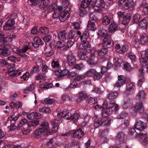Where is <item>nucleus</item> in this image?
Returning a JSON list of instances; mask_svg holds the SVG:
<instances>
[{"label": "nucleus", "mask_w": 148, "mask_h": 148, "mask_svg": "<svg viewBox=\"0 0 148 148\" xmlns=\"http://www.w3.org/2000/svg\"><path fill=\"white\" fill-rule=\"evenodd\" d=\"M89 33L87 31H84L80 36L81 41H86L89 37Z\"/></svg>", "instance_id": "nucleus-25"}, {"label": "nucleus", "mask_w": 148, "mask_h": 148, "mask_svg": "<svg viewBox=\"0 0 148 148\" xmlns=\"http://www.w3.org/2000/svg\"><path fill=\"white\" fill-rule=\"evenodd\" d=\"M139 10L144 14H148V3H147L146 0L139 1Z\"/></svg>", "instance_id": "nucleus-3"}, {"label": "nucleus", "mask_w": 148, "mask_h": 148, "mask_svg": "<svg viewBox=\"0 0 148 148\" xmlns=\"http://www.w3.org/2000/svg\"><path fill=\"white\" fill-rule=\"evenodd\" d=\"M116 51L120 53H124L128 49V46L127 45H123L121 47L119 44H116L115 45Z\"/></svg>", "instance_id": "nucleus-9"}, {"label": "nucleus", "mask_w": 148, "mask_h": 148, "mask_svg": "<svg viewBox=\"0 0 148 148\" xmlns=\"http://www.w3.org/2000/svg\"><path fill=\"white\" fill-rule=\"evenodd\" d=\"M135 87V86L133 83L129 82L126 83V90L130 91L134 89Z\"/></svg>", "instance_id": "nucleus-36"}, {"label": "nucleus", "mask_w": 148, "mask_h": 148, "mask_svg": "<svg viewBox=\"0 0 148 148\" xmlns=\"http://www.w3.org/2000/svg\"><path fill=\"white\" fill-rule=\"evenodd\" d=\"M39 123V121L38 120H34L30 121L27 123L28 126L30 127H34L37 126Z\"/></svg>", "instance_id": "nucleus-38"}, {"label": "nucleus", "mask_w": 148, "mask_h": 148, "mask_svg": "<svg viewBox=\"0 0 148 148\" xmlns=\"http://www.w3.org/2000/svg\"><path fill=\"white\" fill-rule=\"evenodd\" d=\"M125 80H118L116 82L115 85L116 87H120L124 84L125 82Z\"/></svg>", "instance_id": "nucleus-59"}, {"label": "nucleus", "mask_w": 148, "mask_h": 148, "mask_svg": "<svg viewBox=\"0 0 148 148\" xmlns=\"http://www.w3.org/2000/svg\"><path fill=\"white\" fill-rule=\"evenodd\" d=\"M66 32L65 30L60 31L58 34V38L60 40L63 41L66 39Z\"/></svg>", "instance_id": "nucleus-20"}, {"label": "nucleus", "mask_w": 148, "mask_h": 148, "mask_svg": "<svg viewBox=\"0 0 148 148\" xmlns=\"http://www.w3.org/2000/svg\"><path fill=\"white\" fill-rule=\"evenodd\" d=\"M51 64L52 66L54 68H57L60 65L56 59L53 60Z\"/></svg>", "instance_id": "nucleus-56"}, {"label": "nucleus", "mask_w": 148, "mask_h": 148, "mask_svg": "<svg viewBox=\"0 0 148 148\" xmlns=\"http://www.w3.org/2000/svg\"><path fill=\"white\" fill-rule=\"evenodd\" d=\"M82 43L80 44L79 46V49H87L89 47V44L88 42L86 40V41H82Z\"/></svg>", "instance_id": "nucleus-32"}, {"label": "nucleus", "mask_w": 148, "mask_h": 148, "mask_svg": "<svg viewBox=\"0 0 148 148\" xmlns=\"http://www.w3.org/2000/svg\"><path fill=\"white\" fill-rule=\"evenodd\" d=\"M29 73L26 72L21 77V78L24 80H27L29 79Z\"/></svg>", "instance_id": "nucleus-60"}, {"label": "nucleus", "mask_w": 148, "mask_h": 148, "mask_svg": "<svg viewBox=\"0 0 148 148\" xmlns=\"http://www.w3.org/2000/svg\"><path fill=\"white\" fill-rule=\"evenodd\" d=\"M128 57L132 62H135L136 61V58L135 55L132 52H130L128 53Z\"/></svg>", "instance_id": "nucleus-35"}, {"label": "nucleus", "mask_w": 148, "mask_h": 148, "mask_svg": "<svg viewBox=\"0 0 148 148\" xmlns=\"http://www.w3.org/2000/svg\"><path fill=\"white\" fill-rule=\"evenodd\" d=\"M101 126H107L109 125L111 123V120L110 118L108 117L106 120L101 118Z\"/></svg>", "instance_id": "nucleus-21"}, {"label": "nucleus", "mask_w": 148, "mask_h": 148, "mask_svg": "<svg viewBox=\"0 0 148 148\" xmlns=\"http://www.w3.org/2000/svg\"><path fill=\"white\" fill-rule=\"evenodd\" d=\"M12 51L15 53L19 55L21 58H25L27 56L25 53H23L22 52L21 49L18 47H15L12 48Z\"/></svg>", "instance_id": "nucleus-18"}, {"label": "nucleus", "mask_w": 148, "mask_h": 148, "mask_svg": "<svg viewBox=\"0 0 148 148\" xmlns=\"http://www.w3.org/2000/svg\"><path fill=\"white\" fill-rule=\"evenodd\" d=\"M42 103L44 104H49L52 103L53 102L52 99H46L44 100H42Z\"/></svg>", "instance_id": "nucleus-55"}, {"label": "nucleus", "mask_w": 148, "mask_h": 148, "mask_svg": "<svg viewBox=\"0 0 148 148\" xmlns=\"http://www.w3.org/2000/svg\"><path fill=\"white\" fill-rule=\"evenodd\" d=\"M61 10H59L58 11H55L53 14L52 17L53 18L55 19L58 18L59 19Z\"/></svg>", "instance_id": "nucleus-61"}, {"label": "nucleus", "mask_w": 148, "mask_h": 148, "mask_svg": "<svg viewBox=\"0 0 148 148\" xmlns=\"http://www.w3.org/2000/svg\"><path fill=\"white\" fill-rule=\"evenodd\" d=\"M127 114L125 112H123L120 114L116 116V118L118 119H122L124 118L127 116Z\"/></svg>", "instance_id": "nucleus-48"}, {"label": "nucleus", "mask_w": 148, "mask_h": 148, "mask_svg": "<svg viewBox=\"0 0 148 148\" xmlns=\"http://www.w3.org/2000/svg\"><path fill=\"white\" fill-rule=\"evenodd\" d=\"M41 128L44 130V131L45 132V134L47 136L51 135V133L49 130V125L47 122H43L41 125Z\"/></svg>", "instance_id": "nucleus-7"}, {"label": "nucleus", "mask_w": 148, "mask_h": 148, "mask_svg": "<svg viewBox=\"0 0 148 148\" xmlns=\"http://www.w3.org/2000/svg\"><path fill=\"white\" fill-rule=\"evenodd\" d=\"M103 74L101 73L97 72L94 75V78L95 79L99 80L103 76Z\"/></svg>", "instance_id": "nucleus-57"}, {"label": "nucleus", "mask_w": 148, "mask_h": 148, "mask_svg": "<svg viewBox=\"0 0 148 148\" xmlns=\"http://www.w3.org/2000/svg\"><path fill=\"white\" fill-rule=\"evenodd\" d=\"M147 22L144 19L139 22V28L141 29H145L147 28Z\"/></svg>", "instance_id": "nucleus-34"}, {"label": "nucleus", "mask_w": 148, "mask_h": 148, "mask_svg": "<svg viewBox=\"0 0 148 148\" xmlns=\"http://www.w3.org/2000/svg\"><path fill=\"white\" fill-rule=\"evenodd\" d=\"M98 33L99 36L105 37L108 34V32L106 29H99L98 31Z\"/></svg>", "instance_id": "nucleus-33"}, {"label": "nucleus", "mask_w": 148, "mask_h": 148, "mask_svg": "<svg viewBox=\"0 0 148 148\" xmlns=\"http://www.w3.org/2000/svg\"><path fill=\"white\" fill-rule=\"evenodd\" d=\"M142 44L144 45L148 41V37L145 34H143L139 39Z\"/></svg>", "instance_id": "nucleus-30"}, {"label": "nucleus", "mask_w": 148, "mask_h": 148, "mask_svg": "<svg viewBox=\"0 0 148 148\" xmlns=\"http://www.w3.org/2000/svg\"><path fill=\"white\" fill-rule=\"evenodd\" d=\"M96 72L97 71L95 69H91L88 70L85 73V75L87 77H92L94 76Z\"/></svg>", "instance_id": "nucleus-24"}, {"label": "nucleus", "mask_w": 148, "mask_h": 148, "mask_svg": "<svg viewBox=\"0 0 148 148\" xmlns=\"http://www.w3.org/2000/svg\"><path fill=\"white\" fill-rule=\"evenodd\" d=\"M79 115L77 112L74 113L73 115L72 114L71 119L74 121H77L79 119Z\"/></svg>", "instance_id": "nucleus-52"}, {"label": "nucleus", "mask_w": 148, "mask_h": 148, "mask_svg": "<svg viewBox=\"0 0 148 148\" xmlns=\"http://www.w3.org/2000/svg\"><path fill=\"white\" fill-rule=\"evenodd\" d=\"M140 54L141 59L140 62L141 68L139 69V82H143L145 80L143 69L148 65V49L141 51Z\"/></svg>", "instance_id": "nucleus-1"}, {"label": "nucleus", "mask_w": 148, "mask_h": 148, "mask_svg": "<svg viewBox=\"0 0 148 148\" xmlns=\"http://www.w3.org/2000/svg\"><path fill=\"white\" fill-rule=\"evenodd\" d=\"M118 27L117 24L114 22L112 23L109 25L108 28L109 32H114L116 31Z\"/></svg>", "instance_id": "nucleus-19"}, {"label": "nucleus", "mask_w": 148, "mask_h": 148, "mask_svg": "<svg viewBox=\"0 0 148 148\" xmlns=\"http://www.w3.org/2000/svg\"><path fill=\"white\" fill-rule=\"evenodd\" d=\"M103 45L106 48H110L113 45V42L111 39L105 38L103 41Z\"/></svg>", "instance_id": "nucleus-11"}, {"label": "nucleus", "mask_w": 148, "mask_h": 148, "mask_svg": "<svg viewBox=\"0 0 148 148\" xmlns=\"http://www.w3.org/2000/svg\"><path fill=\"white\" fill-rule=\"evenodd\" d=\"M34 41L35 43L37 44L38 45H42L43 43L41 39L38 37H35L34 39Z\"/></svg>", "instance_id": "nucleus-50"}, {"label": "nucleus", "mask_w": 148, "mask_h": 148, "mask_svg": "<svg viewBox=\"0 0 148 148\" xmlns=\"http://www.w3.org/2000/svg\"><path fill=\"white\" fill-rule=\"evenodd\" d=\"M15 23L14 20L9 19L5 23V25L3 26V29L5 30H8L13 28L14 24Z\"/></svg>", "instance_id": "nucleus-8"}, {"label": "nucleus", "mask_w": 148, "mask_h": 148, "mask_svg": "<svg viewBox=\"0 0 148 148\" xmlns=\"http://www.w3.org/2000/svg\"><path fill=\"white\" fill-rule=\"evenodd\" d=\"M58 114L60 117H63L66 119H69L71 118L72 114L68 112L66 109L58 113Z\"/></svg>", "instance_id": "nucleus-5"}, {"label": "nucleus", "mask_w": 148, "mask_h": 148, "mask_svg": "<svg viewBox=\"0 0 148 148\" xmlns=\"http://www.w3.org/2000/svg\"><path fill=\"white\" fill-rule=\"evenodd\" d=\"M50 2V1L49 0H41L39 7L41 9H44L46 6L49 4Z\"/></svg>", "instance_id": "nucleus-29"}, {"label": "nucleus", "mask_w": 148, "mask_h": 148, "mask_svg": "<svg viewBox=\"0 0 148 148\" xmlns=\"http://www.w3.org/2000/svg\"><path fill=\"white\" fill-rule=\"evenodd\" d=\"M119 92L116 91L110 92L108 94V98L110 99L116 98L119 95Z\"/></svg>", "instance_id": "nucleus-28"}, {"label": "nucleus", "mask_w": 148, "mask_h": 148, "mask_svg": "<svg viewBox=\"0 0 148 148\" xmlns=\"http://www.w3.org/2000/svg\"><path fill=\"white\" fill-rule=\"evenodd\" d=\"M69 3V1L68 0H63L62 1V5L61 7H58L59 10H62L63 8H65L67 7Z\"/></svg>", "instance_id": "nucleus-37"}, {"label": "nucleus", "mask_w": 148, "mask_h": 148, "mask_svg": "<svg viewBox=\"0 0 148 148\" xmlns=\"http://www.w3.org/2000/svg\"><path fill=\"white\" fill-rule=\"evenodd\" d=\"M116 138L120 142L123 143L125 141L127 138L124 132H119L117 133Z\"/></svg>", "instance_id": "nucleus-10"}, {"label": "nucleus", "mask_w": 148, "mask_h": 148, "mask_svg": "<svg viewBox=\"0 0 148 148\" xmlns=\"http://www.w3.org/2000/svg\"><path fill=\"white\" fill-rule=\"evenodd\" d=\"M79 13L80 16L83 17L86 15L87 11L85 8L80 7L79 8Z\"/></svg>", "instance_id": "nucleus-40"}, {"label": "nucleus", "mask_w": 148, "mask_h": 148, "mask_svg": "<svg viewBox=\"0 0 148 148\" xmlns=\"http://www.w3.org/2000/svg\"><path fill=\"white\" fill-rule=\"evenodd\" d=\"M41 33L43 34H48L49 32V29L45 27H40L39 29Z\"/></svg>", "instance_id": "nucleus-41"}, {"label": "nucleus", "mask_w": 148, "mask_h": 148, "mask_svg": "<svg viewBox=\"0 0 148 148\" xmlns=\"http://www.w3.org/2000/svg\"><path fill=\"white\" fill-rule=\"evenodd\" d=\"M57 7L56 4L55 3H53L49 6L48 10L49 11H52L56 9Z\"/></svg>", "instance_id": "nucleus-64"}, {"label": "nucleus", "mask_w": 148, "mask_h": 148, "mask_svg": "<svg viewBox=\"0 0 148 148\" xmlns=\"http://www.w3.org/2000/svg\"><path fill=\"white\" fill-rule=\"evenodd\" d=\"M129 125V122L128 120L127 119H125L122 121L119 127L121 130H125L127 127Z\"/></svg>", "instance_id": "nucleus-22"}, {"label": "nucleus", "mask_w": 148, "mask_h": 148, "mask_svg": "<svg viewBox=\"0 0 148 148\" xmlns=\"http://www.w3.org/2000/svg\"><path fill=\"white\" fill-rule=\"evenodd\" d=\"M18 72L17 70L13 71H12L11 70H10L8 71V75L10 77L14 76Z\"/></svg>", "instance_id": "nucleus-53"}, {"label": "nucleus", "mask_w": 148, "mask_h": 148, "mask_svg": "<svg viewBox=\"0 0 148 148\" xmlns=\"http://www.w3.org/2000/svg\"><path fill=\"white\" fill-rule=\"evenodd\" d=\"M67 16V15L66 13H65L64 11L61 12L60 11L59 19L60 20H65V19H66L68 18H66Z\"/></svg>", "instance_id": "nucleus-49"}, {"label": "nucleus", "mask_w": 148, "mask_h": 148, "mask_svg": "<svg viewBox=\"0 0 148 148\" xmlns=\"http://www.w3.org/2000/svg\"><path fill=\"white\" fill-rule=\"evenodd\" d=\"M11 54L10 50L4 47L0 49V55L3 57H7Z\"/></svg>", "instance_id": "nucleus-15"}, {"label": "nucleus", "mask_w": 148, "mask_h": 148, "mask_svg": "<svg viewBox=\"0 0 148 148\" xmlns=\"http://www.w3.org/2000/svg\"><path fill=\"white\" fill-rule=\"evenodd\" d=\"M115 105V101L114 100L110 101L107 104L106 108L112 110V108Z\"/></svg>", "instance_id": "nucleus-45"}, {"label": "nucleus", "mask_w": 148, "mask_h": 148, "mask_svg": "<svg viewBox=\"0 0 148 148\" xmlns=\"http://www.w3.org/2000/svg\"><path fill=\"white\" fill-rule=\"evenodd\" d=\"M77 83L75 82L74 81L69 85V87L71 88H75L77 87Z\"/></svg>", "instance_id": "nucleus-63"}, {"label": "nucleus", "mask_w": 148, "mask_h": 148, "mask_svg": "<svg viewBox=\"0 0 148 148\" xmlns=\"http://www.w3.org/2000/svg\"><path fill=\"white\" fill-rule=\"evenodd\" d=\"M139 131L140 132H139V140L140 139L141 140L140 141V143H141L143 145L148 146V138L146 137L147 132L145 131L144 132L145 133H142L141 132L142 131Z\"/></svg>", "instance_id": "nucleus-4"}, {"label": "nucleus", "mask_w": 148, "mask_h": 148, "mask_svg": "<svg viewBox=\"0 0 148 148\" xmlns=\"http://www.w3.org/2000/svg\"><path fill=\"white\" fill-rule=\"evenodd\" d=\"M134 5V2L133 0H127L123 5V6L125 9H128L133 6Z\"/></svg>", "instance_id": "nucleus-17"}, {"label": "nucleus", "mask_w": 148, "mask_h": 148, "mask_svg": "<svg viewBox=\"0 0 148 148\" xmlns=\"http://www.w3.org/2000/svg\"><path fill=\"white\" fill-rule=\"evenodd\" d=\"M88 97V95L86 91H82L80 92L78 94L79 99L81 100H83Z\"/></svg>", "instance_id": "nucleus-31"}, {"label": "nucleus", "mask_w": 148, "mask_h": 148, "mask_svg": "<svg viewBox=\"0 0 148 148\" xmlns=\"http://www.w3.org/2000/svg\"><path fill=\"white\" fill-rule=\"evenodd\" d=\"M66 62L70 66L74 65L76 62L75 57L73 55L67 56V57Z\"/></svg>", "instance_id": "nucleus-12"}, {"label": "nucleus", "mask_w": 148, "mask_h": 148, "mask_svg": "<svg viewBox=\"0 0 148 148\" xmlns=\"http://www.w3.org/2000/svg\"><path fill=\"white\" fill-rule=\"evenodd\" d=\"M139 117L144 119L145 122L139 120V131H143L145 128L148 122V114L145 112V108L143 103L139 102Z\"/></svg>", "instance_id": "nucleus-2"}, {"label": "nucleus", "mask_w": 148, "mask_h": 148, "mask_svg": "<svg viewBox=\"0 0 148 148\" xmlns=\"http://www.w3.org/2000/svg\"><path fill=\"white\" fill-rule=\"evenodd\" d=\"M90 5V1L89 0H84L81 2L80 7L86 9Z\"/></svg>", "instance_id": "nucleus-39"}, {"label": "nucleus", "mask_w": 148, "mask_h": 148, "mask_svg": "<svg viewBox=\"0 0 148 148\" xmlns=\"http://www.w3.org/2000/svg\"><path fill=\"white\" fill-rule=\"evenodd\" d=\"M8 57L7 58V60L9 61L13 62H15L16 60L17 59L16 57L14 55H10L8 56Z\"/></svg>", "instance_id": "nucleus-51"}, {"label": "nucleus", "mask_w": 148, "mask_h": 148, "mask_svg": "<svg viewBox=\"0 0 148 148\" xmlns=\"http://www.w3.org/2000/svg\"><path fill=\"white\" fill-rule=\"evenodd\" d=\"M84 134L82 129L79 128L77 130L75 131L73 134V137L79 139L82 138Z\"/></svg>", "instance_id": "nucleus-14"}, {"label": "nucleus", "mask_w": 148, "mask_h": 148, "mask_svg": "<svg viewBox=\"0 0 148 148\" xmlns=\"http://www.w3.org/2000/svg\"><path fill=\"white\" fill-rule=\"evenodd\" d=\"M138 135V133L136 131L134 128H131L129 131V136L133 138H136Z\"/></svg>", "instance_id": "nucleus-27"}, {"label": "nucleus", "mask_w": 148, "mask_h": 148, "mask_svg": "<svg viewBox=\"0 0 148 148\" xmlns=\"http://www.w3.org/2000/svg\"><path fill=\"white\" fill-rule=\"evenodd\" d=\"M139 101H143L145 98V95L144 91H139Z\"/></svg>", "instance_id": "nucleus-58"}, {"label": "nucleus", "mask_w": 148, "mask_h": 148, "mask_svg": "<svg viewBox=\"0 0 148 148\" xmlns=\"http://www.w3.org/2000/svg\"><path fill=\"white\" fill-rule=\"evenodd\" d=\"M87 63L91 67H93L97 63V58L95 57V55L92 54L90 59L87 61Z\"/></svg>", "instance_id": "nucleus-6"}, {"label": "nucleus", "mask_w": 148, "mask_h": 148, "mask_svg": "<svg viewBox=\"0 0 148 148\" xmlns=\"http://www.w3.org/2000/svg\"><path fill=\"white\" fill-rule=\"evenodd\" d=\"M105 6V4L103 1L100 2L99 3L97 4V6L98 7V8L97 9V11L98 12H99V10H101V9L104 8Z\"/></svg>", "instance_id": "nucleus-47"}, {"label": "nucleus", "mask_w": 148, "mask_h": 148, "mask_svg": "<svg viewBox=\"0 0 148 148\" xmlns=\"http://www.w3.org/2000/svg\"><path fill=\"white\" fill-rule=\"evenodd\" d=\"M132 100L128 97L125 98L123 101V108L126 109L132 104Z\"/></svg>", "instance_id": "nucleus-13"}, {"label": "nucleus", "mask_w": 148, "mask_h": 148, "mask_svg": "<svg viewBox=\"0 0 148 148\" xmlns=\"http://www.w3.org/2000/svg\"><path fill=\"white\" fill-rule=\"evenodd\" d=\"M69 37L70 39H73L75 37V32L71 30L69 33Z\"/></svg>", "instance_id": "nucleus-54"}, {"label": "nucleus", "mask_w": 148, "mask_h": 148, "mask_svg": "<svg viewBox=\"0 0 148 148\" xmlns=\"http://www.w3.org/2000/svg\"><path fill=\"white\" fill-rule=\"evenodd\" d=\"M102 21L104 25H108L110 22V18L107 16H105L103 18Z\"/></svg>", "instance_id": "nucleus-43"}, {"label": "nucleus", "mask_w": 148, "mask_h": 148, "mask_svg": "<svg viewBox=\"0 0 148 148\" xmlns=\"http://www.w3.org/2000/svg\"><path fill=\"white\" fill-rule=\"evenodd\" d=\"M108 51V49L106 48H103L99 50L98 52V55L99 56H103L106 54Z\"/></svg>", "instance_id": "nucleus-46"}, {"label": "nucleus", "mask_w": 148, "mask_h": 148, "mask_svg": "<svg viewBox=\"0 0 148 148\" xmlns=\"http://www.w3.org/2000/svg\"><path fill=\"white\" fill-rule=\"evenodd\" d=\"M44 130V129H42L40 128H39L34 131V134L37 136H39L43 133H45Z\"/></svg>", "instance_id": "nucleus-42"}, {"label": "nucleus", "mask_w": 148, "mask_h": 148, "mask_svg": "<svg viewBox=\"0 0 148 148\" xmlns=\"http://www.w3.org/2000/svg\"><path fill=\"white\" fill-rule=\"evenodd\" d=\"M132 16L131 14L130 13L126 14L123 17L122 23L124 25H125L129 23Z\"/></svg>", "instance_id": "nucleus-16"}, {"label": "nucleus", "mask_w": 148, "mask_h": 148, "mask_svg": "<svg viewBox=\"0 0 148 148\" xmlns=\"http://www.w3.org/2000/svg\"><path fill=\"white\" fill-rule=\"evenodd\" d=\"M123 68L128 71H130L132 69L129 64L127 62H125L123 64Z\"/></svg>", "instance_id": "nucleus-62"}, {"label": "nucleus", "mask_w": 148, "mask_h": 148, "mask_svg": "<svg viewBox=\"0 0 148 148\" xmlns=\"http://www.w3.org/2000/svg\"><path fill=\"white\" fill-rule=\"evenodd\" d=\"M87 29L91 31H95L96 28L95 23L94 22L88 21L87 26Z\"/></svg>", "instance_id": "nucleus-26"}, {"label": "nucleus", "mask_w": 148, "mask_h": 148, "mask_svg": "<svg viewBox=\"0 0 148 148\" xmlns=\"http://www.w3.org/2000/svg\"><path fill=\"white\" fill-rule=\"evenodd\" d=\"M102 110V116L103 117L106 118L112 112V110L106 108Z\"/></svg>", "instance_id": "nucleus-23"}, {"label": "nucleus", "mask_w": 148, "mask_h": 148, "mask_svg": "<svg viewBox=\"0 0 148 148\" xmlns=\"http://www.w3.org/2000/svg\"><path fill=\"white\" fill-rule=\"evenodd\" d=\"M77 56L79 58L82 60H85L87 58V54L85 52H79L78 53Z\"/></svg>", "instance_id": "nucleus-44"}]
</instances>
